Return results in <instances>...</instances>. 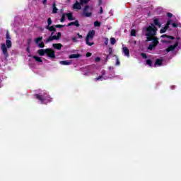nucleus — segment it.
Instances as JSON below:
<instances>
[{"mask_svg":"<svg viewBox=\"0 0 181 181\" xmlns=\"http://www.w3.org/2000/svg\"><path fill=\"white\" fill-rule=\"evenodd\" d=\"M55 39H54V35H53V36H51V37H49L48 39H47L46 40H45V42L46 43H49V42H52V41H53V40H54Z\"/></svg>","mask_w":181,"mask_h":181,"instance_id":"21","label":"nucleus"},{"mask_svg":"<svg viewBox=\"0 0 181 181\" xmlns=\"http://www.w3.org/2000/svg\"><path fill=\"white\" fill-rule=\"evenodd\" d=\"M43 40V37H38L34 40V42L37 45L38 47H45V43L42 42Z\"/></svg>","mask_w":181,"mask_h":181,"instance_id":"8","label":"nucleus"},{"mask_svg":"<svg viewBox=\"0 0 181 181\" xmlns=\"http://www.w3.org/2000/svg\"><path fill=\"white\" fill-rule=\"evenodd\" d=\"M100 60H101V59H100V57H97L95 59V62H100Z\"/></svg>","mask_w":181,"mask_h":181,"instance_id":"38","label":"nucleus"},{"mask_svg":"<svg viewBox=\"0 0 181 181\" xmlns=\"http://www.w3.org/2000/svg\"><path fill=\"white\" fill-rule=\"evenodd\" d=\"M169 25H172L173 28H177V23H173L172 20H168L166 25L160 30V33H165L169 29Z\"/></svg>","mask_w":181,"mask_h":181,"instance_id":"7","label":"nucleus"},{"mask_svg":"<svg viewBox=\"0 0 181 181\" xmlns=\"http://www.w3.org/2000/svg\"><path fill=\"white\" fill-rule=\"evenodd\" d=\"M154 25L158 26V28H160V23H159V21L158 19L154 20Z\"/></svg>","mask_w":181,"mask_h":181,"instance_id":"27","label":"nucleus"},{"mask_svg":"<svg viewBox=\"0 0 181 181\" xmlns=\"http://www.w3.org/2000/svg\"><path fill=\"white\" fill-rule=\"evenodd\" d=\"M122 52L124 56H126L127 57H129V49H128V47L123 46Z\"/></svg>","mask_w":181,"mask_h":181,"instance_id":"11","label":"nucleus"},{"mask_svg":"<svg viewBox=\"0 0 181 181\" xmlns=\"http://www.w3.org/2000/svg\"><path fill=\"white\" fill-rule=\"evenodd\" d=\"M47 29L48 30H50V32H54L56 30V25H52V26L48 25L47 27Z\"/></svg>","mask_w":181,"mask_h":181,"instance_id":"18","label":"nucleus"},{"mask_svg":"<svg viewBox=\"0 0 181 181\" xmlns=\"http://www.w3.org/2000/svg\"><path fill=\"white\" fill-rule=\"evenodd\" d=\"M158 29L153 24H151L150 26H148L146 28V36H147V40L146 42H152L151 44L149 45L148 49V50H152V49H155L156 46H158V43H159V41H158V38L155 37L156 35Z\"/></svg>","mask_w":181,"mask_h":181,"instance_id":"1","label":"nucleus"},{"mask_svg":"<svg viewBox=\"0 0 181 181\" xmlns=\"http://www.w3.org/2000/svg\"><path fill=\"white\" fill-rule=\"evenodd\" d=\"M146 64H148V66H152V61L147 59Z\"/></svg>","mask_w":181,"mask_h":181,"instance_id":"31","label":"nucleus"},{"mask_svg":"<svg viewBox=\"0 0 181 181\" xmlns=\"http://www.w3.org/2000/svg\"><path fill=\"white\" fill-rule=\"evenodd\" d=\"M167 16L168 18H172V16H173V15L171 13H167Z\"/></svg>","mask_w":181,"mask_h":181,"instance_id":"35","label":"nucleus"},{"mask_svg":"<svg viewBox=\"0 0 181 181\" xmlns=\"http://www.w3.org/2000/svg\"><path fill=\"white\" fill-rule=\"evenodd\" d=\"M177 46H179V42L177 40H175L173 45H170L166 49L167 53H169V52H173V50H175V49H176Z\"/></svg>","mask_w":181,"mask_h":181,"instance_id":"9","label":"nucleus"},{"mask_svg":"<svg viewBox=\"0 0 181 181\" xmlns=\"http://www.w3.org/2000/svg\"><path fill=\"white\" fill-rule=\"evenodd\" d=\"M66 21V14H63L61 18V22H64Z\"/></svg>","mask_w":181,"mask_h":181,"instance_id":"30","label":"nucleus"},{"mask_svg":"<svg viewBox=\"0 0 181 181\" xmlns=\"http://www.w3.org/2000/svg\"><path fill=\"white\" fill-rule=\"evenodd\" d=\"M131 36H136V31L135 30H132Z\"/></svg>","mask_w":181,"mask_h":181,"instance_id":"28","label":"nucleus"},{"mask_svg":"<svg viewBox=\"0 0 181 181\" xmlns=\"http://www.w3.org/2000/svg\"><path fill=\"white\" fill-rule=\"evenodd\" d=\"M163 63V60L160 59H157L156 60L155 67H156V66H162Z\"/></svg>","mask_w":181,"mask_h":181,"instance_id":"16","label":"nucleus"},{"mask_svg":"<svg viewBox=\"0 0 181 181\" xmlns=\"http://www.w3.org/2000/svg\"><path fill=\"white\" fill-rule=\"evenodd\" d=\"M116 66H119V59H118V57H116Z\"/></svg>","mask_w":181,"mask_h":181,"instance_id":"34","label":"nucleus"},{"mask_svg":"<svg viewBox=\"0 0 181 181\" xmlns=\"http://www.w3.org/2000/svg\"><path fill=\"white\" fill-rule=\"evenodd\" d=\"M57 8L56 7V4H53L52 13H57Z\"/></svg>","mask_w":181,"mask_h":181,"instance_id":"23","label":"nucleus"},{"mask_svg":"<svg viewBox=\"0 0 181 181\" xmlns=\"http://www.w3.org/2000/svg\"><path fill=\"white\" fill-rule=\"evenodd\" d=\"M78 37H79V39H81L83 37V36L80 34H78Z\"/></svg>","mask_w":181,"mask_h":181,"instance_id":"42","label":"nucleus"},{"mask_svg":"<svg viewBox=\"0 0 181 181\" xmlns=\"http://www.w3.org/2000/svg\"><path fill=\"white\" fill-rule=\"evenodd\" d=\"M61 36H62V33H58L57 35H54V38L55 40H57L60 39Z\"/></svg>","mask_w":181,"mask_h":181,"instance_id":"26","label":"nucleus"},{"mask_svg":"<svg viewBox=\"0 0 181 181\" xmlns=\"http://www.w3.org/2000/svg\"><path fill=\"white\" fill-rule=\"evenodd\" d=\"M52 46L54 49H57V50H60V49H62V47H63V45L60 43L53 44Z\"/></svg>","mask_w":181,"mask_h":181,"instance_id":"14","label":"nucleus"},{"mask_svg":"<svg viewBox=\"0 0 181 181\" xmlns=\"http://www.w3.org/2000/svg\"><path fill=\"white\" fill-rule=\"evenodd\" d=\"M48 26H50L52 25V18H49L47 20Z\"/></svg>","mask_w":181,"mask_h":181,"instance_id":"33","label":"nucleus"},{"mask_svg":"<svg viewBox=\"0 0 181 181\" xmlns=\"http://www.w3.org/2000/svg\"><path fill=\"white\" fill-rule=\"evenodd\" d=\"M101 25V23L98 21H95L94 23V26L97 27V26H100Z\"/></svg>","mask_w":181,"mask_h":181,"instance_id":"32","label":"nucleus"},{"mask_svg":"<svg viewBox=\"0 0 181 181\" xmlns=\"http://www.w3.org/2000/svg\"><path fill=\"white\" fill-rule=\"evenodd\" d=\"M74 9H77L80 11L81 9V4L78 3V1H76V3L73 6Z\"/></svg>","mask_w":181,"mask_h":181,"instance_id":"12","label":"nucleus"},{"mask_svg":"<svg viewBox=\"0 0 181 181\" xmlns=\"http://www.w3.org/2000/svg\"><path fill=\"white\" fill-rule=\"evenodd\" d=\"M37 53L40 54V56H45L46 54L48 57H50L51 59H54L56 57L55 52L52 49H39Z\"/></svg>","mask_w":181,"mask_h":181,"instance_id":"3","label":"nucleus"},{"mask_svg":"<svg viewBox=\"0 0 181 181\" xmlns=\"http://www.w3.org/2000/svg\"><path fill=\"white\" fill-rule=\"evenodd\" d=\"M94 35H95V31L94 30H91L88 33L86 37V45H88V46H93V45H94V42H93Z\"/></svg>","mask_w":181,"mask_h":181,"instance_id":"6","label":"nucleus"},{"mask_svg":"<svg viewBox=\"0 0 181 181\" xmlns=\"http://www.w3.org/2000/svg\"><path fill=\"white\" fill-rule=\"evenodd\" d=\"M108 78H112V76H105V71H103L102 76L95 78V81H98V80H101V81H103V80H108Z\"/></svg>","mask_w":181,"mask_h":181,"instance_id":"10","label":"nucleus"},{"mask_svg":"<svg viewBox=\"0 0 181 181\" xmlns=\"http://www.w3.org/2000/svg\"><path fill=\"white\" fill-rule=\"evenodd\" d=\"M141 57H142L143 59H146V54L141 53Z\"/></svg>","mask_w":181,"mask_h":181,"instance_id":"36","label":"nucleus"},{"mask_svg":"<svg viewBox=\"0 0 181 181\" xmlns=\"http://www.w3.org/2000/svg\"><path fill=\"white\" fill-rule=\"evenodd\" d=\"M105 44L108 45V39L107 38L105 39Z\"/></svg>","mask_w":181,"mask_h":181,"instance_id":"40","label":"nucleus"},{"mask_svg":"<svg viewBox=\"0 0 181 181\" xmlns=\"http://www.w3.org/2000/svg\"><path fill=\"white\" fill-rule=\"evenodd\" d=\"M51 35L53 36V33H52Z\"/></svg>","mask_w":181,"mask_h":181,"instance_id":"46","label":"nucleus"},{"mask_svg":"<svg viewBox=\"0 0 181 181\" xmlns=\"http://www.w3.org/2000/svg\"><path fill=\"white\" fill-rule=\"evenodd\" d=\"M33 59H35V60L37 61L38 63H42V58L37 56H34Z\"/></svg>","mask_w":181,"mask_h":181,"instance_id":"24","label":"nucleus"},{"mask_svg":"<svg viewBox=\"0 0 181 181\" xmlns=\"http://www.w3.org/2000/svg\"><path fill=\"white\" fill-rule=\"evenodd\" d=\"M36 98L39 100L42 104H47V103H50L52 101V98L50 96L47 95V93H41L40 95H35Z\"/></svg>","mask_w":181,"mask_h":181,"instance_id":"4","label":"nucleus"},{"mask_svg":"<svg viewBox=\"0 0 181 181\" xmlns=\"http://www.w3.org/2000/svg\"><path fill=\"white\" fill-rule=\"evenodd\" d=\"M116 40H115V38H111L110 39V43H111V45H115V43H116Z\"/></svg>","mask_w":181,"mask_h":181,"instance_id":"29","label":"nucleus"},{"mask_svg":"<svg viewBox=\"0 0 181 181\" xmlns=\"http://www.w3.org/2000/svg\"><path fill=\"white\" fill-rule=\"evenodd\" d=\"M93 9L94 8H93V6H85L82 13L83 16H85L86 18H90V16L93 15Z\"/></svg>","mask_w":181,"mask_h":181,"instance_id":"5","label":"nucleus"},{"mask_svg":"<svg viewBox=\"0 0 181 181\" xmlns=\"http://www.w3.org/2000/svg\"><path fill=\"white\" fill-rule=\"evenodd\" d=\"M55 28H64V25H56Z\"/></svg>","mask_w":181,"mask_h":181,"instance_id":"37","label":"nucleus"},{"mask_svg":"<svg viewBox=\"0 0 181 181\" xmlns=\"http://www.w3.org/2000/svg\"><path fill=\"white\" fill-rule=\"evenodd\" d=\"M59 64H62V66H70V64H71V61H61Z\"/></svg>","mask_w":181,"mask_h":181,"instance_id":"13","label":"nucleus"},{"mask_svg":"<svg viewBox=\"0 0 181 181\" xmlns=\"http://www.w3.org/2000/svg\"><path fill=\"white\" fill-rule=\"evenodd\" d=\"M99 4L100 5H101V0H99Z\"/></svg>","mask_w":181,"mask_h":181,"instance_id":"45","label":"nucleus"},{"mask_svg":"<svg viewBox=\"0 0 181 181\" xmlns=\"http://www.w3.org/2000/svg\"><path fill=\"white\" fill-rule=\"evenodd\" d=\"M65 15H66V16H67L69 21H73V13H66Z\"/></svg>","mask_w":181,"mask_h":181,"instance_id":"20","label":"nucleus"},{"mask_svg":"<svg viewBox=\"0 0 181 181\" xmlns=\"http://www.w3.org/2000/svg\"><path fill=\"white\" fill-rule=\"evenodd\" d=\"M90 2V0H80L81 5H87Z\"/></svg>","mask_w":181,"mask_h":181,"instance_id":"19","label":"nucleus"},{"mask_svg":"<svg viewBox=\"0 0 181 181\" xmlns=\"http://www.w3.org/2000/svg\"><path fill=\"white\" fill-rule=\"evenodd\" d=\"M100 13H103V7H100Z\"/></svg>","mask_w":181,"mask_h":181,"instance_id":"44","label":"nucleus"},{"mask_svg":"<svg viewBox=\"0 0 181 181\" xmlns=\"http://www.w3.org/2000/svg\"><path fill=\"white\" fill-rule=\"evenodd\" d=\"M47 2V0H43L42 1L43 5H46Z\"/></svg>","mask_w":181,"mask_h":181,"instance_id":"39","label":"nucleus"},{"mask_svg":"<svg viewBox=\"0 0 181 181\" xmlns=\"http://www.w3.org/2000/svg\"><path fill=\"white\" fill-rule=\"evenodd\" d=\"M72 40H74V42H77V40H76V37H73V38H72Z\"/></svg>","mask_w":181,"mask_h":181,"instance_id":"43","label":"nucleus"},{"mask_svg":"<svg viewBox=\"0 0 181 181\" xmlns=\"http://www.w3.org/2000/svg\"><path fill=\"white\" fill-rule=\"evenodd\" d=\"M90 74H91V71H90V69H86L83 72V76H90Z\"/></svg>","mask_w":181,"mask_h":181,"instance_id":"25","label":"nucleus"},{"mask_svg":"<svg viewBox=\"0 0 181 181\" xmlns=\"http://www.w3.org/2000/svg\"><path fill=\"white\" fill-rule=\"evenodd\" d=\"M73 25L78 27L80 25L78 24V21H76L74 22H71L68 24V26H73Z\"/></svg>","mask_w":181,"mask_h":181,"instance_id":"17","label":"nucleus"},{"mask_svg":"<svg viewBox=\"0 0 181 181\" xmlns=\"http://www.w3.org/2000/svg\"><path fill=\"white\" fill-rule=\"evenodd\" d=\"M6 45L5 43H2L1 45V50L4 56V57H8V49H11L12 47V41H11V36L9 35V33H7L6 35Z\"/></svg>","mask_w":181,"mask_h":181,"instance_id":"2","label":"nucleus"},{"mask_svg":"<svg viewBox=\"0 0 181 181\" xmlns=\"http://www.w3.org/2000/svg\"><path fill=\"white\" fill-rule=\"evenodd\" d=\"M161 37H166V39L167 40H163V42H169L168 40H173L174 39V37H172V36H169V35H161Z\"/></svg>","mask_w":181,"mask_h":181,"instance_id":"15","label":"nucleus"},{"mask_svg":"<svg viewBox=\"0 0 181 181\" xmlns=\"http://www.w3.org/2000/svg\"><path fill=\"white\" fill-rule=\"evenodd\" d=\"M78 57H80V55L76 54L69 55V59H77Z\"/></svg>","mask_w":181,"mask_h":181,"instance_id":"22","label":"nucleus"},{"mask_svg":"<svg viewBox=\"0 0 181 181\" xmlns=\"http://www.w3.org/2000/svg\"><path fill=\"white\" fill-rule=\"evenodd\" d=\"M90 56H91V53L88 52V53L86 54V57H90Z\"/></svg>","mask_w":181,"mask_h":181,"instance_id":"41","label":"nucleus"}]
</instances>
